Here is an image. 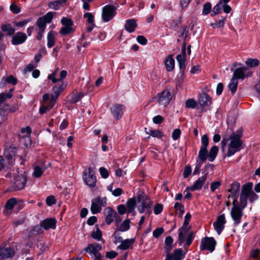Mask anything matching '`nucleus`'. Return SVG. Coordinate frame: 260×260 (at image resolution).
<instances>
[{
	"label": "nucleus",
	"instance_id": "obj_1",
	"mask_svg": "<svg viewBox=\"0 0 260 260\" xmlns=\"http://www.w3.org/2000/svg\"><path fill=\"white\" fill-rule=\"evenodd\" d=\"M226 134L221 142V149L224 151L227 148L226 155L231 157L241 149L242 134L241 132H233L230 128H227Z\"/></svg>",
	"mask_w": 260,
	"mask_h": 260
},
{
	"label": "nucleus",
	"instance_id": "obj_2",
	"mask_svg": "<svg viewBox=\"0 0 260 260\" xmlns=\"http://www.w3.org/2000/svg\"><path fill=\"white\" fill-rule=\"evenodd\" d=\"M253 183L249 182L242 186L240 195L239 206L245 208L247 204V200L251 202L257 200L258 196L252 191Z\"/></svg>",
	"mask_w": 260,
	"mask_h": 260
},
{
	"label": "nucleus",
	"instance_id": "obj_3",
	"mask_svg": "<svg viewBox=\"0 0 260 260\" xmlns=\"http://www.w3.org/2000/svg\"><path fill=\"white\" fill-rule=\"evenodd\" d=\"M55 14V12H49L45 16L38 19L36 22L37 26V28L36 29L37 40H41L42 39L46 27V24L51 22Z\"/></svg>",
	"mask_w": 260,
	"mask_h": 260
},
{
	"label": "nucleus",
	"instance_id": "obj_4",
	"mask_svg": "<svg viewBox=\"0 0 260 260\" xmlns=\"http://www.w3.org/2000/svg\"><path fill=\"white\" fill-rule=\"evenodd\" d=\"M232 205L233 207L231 209L230 214L234 221V225H237L241 221L243 210L244 208L239 206L238 202L236 199H234Z\"/></svg>",
	"mask_w": 260,
	"mask_h": 260
},
{
	"label": "nucleus",
	"instance_id": "obj_5",
	"mask_svg": "<svg viewBox=\"0 0 260 260\" xmlns=\"http://www.w3.org/2000/svg\"><path fill=\"white\" fill-rule=\"evenodd\" d=\"M152 205V202L148 197H139L137 209L139 213H142L145 212L149 215L151 213Z\"/></svg>",
	"mask_w": 260,
	"mask_h": 260
},
{
	"label": "nucleus",
	"instance_id": "obj_6",
	"mask_svg": "<svg viewBox=\"0 0 260 260\" xmlns=\"http://www.w3.org/2000/svg\"><path fill=\"white\" fill-rule=\"evenodd\" d=\"M107 205V198L97 197L92 200L91 205V212L95 214L101 211L102 207Z\"/></svg>",
	"mask_w": 260,
	"mask_h": 260
},
{
	"label": "nucleus",
	"instance_id": "obj_7",
	"mask_svg": "<svg viewBox=\"0 0 260 260\" xmlns=\"http://www.w3.org/2000/svg\"><path fill=\"white\" fill-rule=\"evenodd\" d=\"M102 248L101 244L93 243L88 245L85 249V251L88 253L92 258L96 260H101L102 256L99 251Z\"/></svg>",
	"mask_w": 260,
	"mask_h": 260
},
{
	"label": "nucleus",
	"instance_id": "obj_8",
	"mask_svg": "<svg viewBox=\"0 0 260 260\" xmlns=\"http://www.w3.org/2000/svg\"><path fill=\"white\" fill-rule=\"evenodd\" d=\"M172 98V93L168 89H165L158 93L156 97L158 103L164 107L167 106L170 103Z\"/></svg>",
	"mask_w": 260,
	"mask_h": 260
},
{
	"label": "nucleus",
	"instance_id": "obj_9",
	"mask_svg": "<svg viewBox=\"0 0 260 260\" xmlns=\"http://www.w3.org/2000/svg\"><path fill=\"white\" fill-rule=\"evenodd\" d=\"M116 14V8L112 5H106L103 8L102 18L104 22L110 21Z\"/></svg>",
	"mask_w": 260,
	"mask_h": 260
},
{
	"label": "nucleus",
	"instance_id": "obj_10",
	"mask_svg": "<svg viewBox=\"0 0 260 260\" xmlns=\"http://www.w3.org/2000/svg\"><path fill=\"white\" fill-rule=\"evenodd\" d=\"M253 72L249 68L242 67L238 68L234 71L233 77L234 78L243 80L245 78H248L252 76Z\"/></svg>",
	"mask_w": 260,
	"mask_h": 260
},
{
	"label": "nucleus",
	"instance_id": "obj_11",
	"mask_svg": "<svg viewBox=\"0 0 260 260\" xmlns=\"http://www.w3.org/2000/svg\"><path fill=\"white\" fill-rule=\"evenodd\" d=\"M216 244L215 240L212 237H205L202 239L200 245L201 250H208L210 252H213Z\"/></svg>",
	"mask_w": 260,
	"mask_h": 260
},
{
	"label": "nucleus",
	"instance_id": "obj_12",
	"mask_svg": "<svg viewBox=\"0 0 260 260\" xmlns=\"http://www.w3.org/2000/svg\"><path fill=\"white\" fill-rule=\"evenodd\" d=\"M17 148L14 145H9L6 146L4 155L10 165H12L14 163Z\"/></svg>",
	"mask_w": 260,
	"mask_h": 260
},
{
	"label": "nucleus",
	"instance_id": "obj_13",
	"mask_svg": "<svg viewBox=\"0 0 260 260\" xmlns=\"http://www.w3.org/2000/svg\"><path fill=\"white\" fill-rule=\"evenodd\" d=\"M83 179L86 184L89 186L93 187L96 184V178L93 175L90 168H88L84 171Z\"/></svg>",
	"mask_w": 260,
	"mask_h": 260
},
{
	"label": "nucleus",
	"instance_id": "obj_14",
	"mask_svg": "<svg viewBox=\"0 0 260 260\" xmlns=\"http://www.w3.org/2000/svg\"><path fill=\"white\" fill-rule=\"evenodd\" d=\"M226 222L225 215L223 214L218 216L216 221L213 222L214 230L218 235H220L223 230Z\"/></svg>",
	"mask_w": 260,
	"mask_h": 260
},
{
	"label": "nucleus",
	"instance_id": "obj_15",
	"mask_svg": "<svg viewBox=\"0 0 260 260\" xmlns=\"http://www.w3.org/2000/svg\"><path fill=\"white\" fill-rule=\"evenodd\" d=\"M27 180L25 176L22 174L14 177V182L13 185L14 190H21L25 187Z\"/></svg>",
	"mask_w": 260,
	"mask_h": 260
},
{
	"label": "nucleus",
	"instance_id": "obj_16",
	"mask_svg": "<svg viewBox=\"0 0 260 260\" xmlns=\"http://www.w3.org/2000/svg\"><path fill=\"white\" fill-rule=\"evenodd\" d=\"M22 201L17 198H11L9 199L5 206V210L4 212L6 214H10L15 205L17 204L21 203Z\"/></svg>",
	"mask_w": 260,
	"mask_h": 260
},
{
	"label": "nucleus",
	"instance_id": "obj_17",
	"mask_svg": "<svg viewBox=\"0 0 260 260\" xmlns=\"http://www.w3.org/2000/svg\"><path fill=\"white\" fill-rule=\"evenodd\" d=\"M186 48L183 46L181 49V53L176 56V59L179 63V68L181 70L183 71L186 67Z\"/></svg>",
	"mask_w": 260,
	"mask_h": 260
},
{
	"label": "nucleus",
	"instance_id": "obj_18",
	"mask_svg": "<svg viewBox=\"0 0 260 260\" xmlns=\"http://www.w3.org/2000/svg\"><path fill=\"white\" fill-rule=\"evenodd\" d=\"M110 110L114 118L118 120L122 117L124 108L122 105L115 104L111 108Z\"/></svg>",
	"mask_w": 260,
	"mask_h": 260
},
{
	"label": "nucleus",
	"instance_id": "obj_19",
	"mask_svg": "<svg viewBox=\"0 0 260 260\" xmlns=\"http://www.w3.org/2000/svg\"><path fill=\"white\" fill-rule=\"evenodd\" d=\"M207 180V174H205L200 177H199L197 180H196L193 185L189 187H187L188 189L191 191L200 190L203 184Z\"/></svg>",
	"mask_w": 260,
	"mask_h": 260
},
{
	"label": "nucleus",
	"instance_id": "obj_20",
	"mask_svg": "<svg viewBox=\"0 0 260 260\" xmlns=\"http://www.w3.org/2000/svg\"><path fill=\"white\" fill-rule=\"evenodd\" d=\"M184 257L183 250L181 249H175L172 254L167 253L165 260H182Z\"/></svg>",
	"mask_w": 260,
	"mask_h": 260
},
{
	"label": "nucleus",
	"instance_id": "obj_21",
	"mask_svg": "<svg viewBox=\"0 0 260 260\" xmlns=\"http://www.w3.org/2000/svg\"><path fill=\"white\" fill-rule=\"evenodd\" d=\"M56 220L54 218H47L40 223V226L47 230L49 229H54L56 227Z\"/></svg>",
	"mask_w": 260,
	"mask_h": 260
},
{
	"label": "nucleus",
	"instance_id": "obj_22",
	"mask_svg": "<svg viewBox=\"0 0 260 260\" xmlns=\"http://www.w3.org/2000/svg\"><path fill=\"white\" fill-rule=\"evenodd\" d=\"M105 221L107 224H111L117 216V213L110 207L106 208L105 209Z\"/></svg>",
	"mask_w": 260,
	"mask_h": 260
},
{
	"label": "nucleus",
	"instance_id": "obj_23",
	"mask_svg": "<svg viewBox=\"0 0 260 260\" xmlns=\"http://www.w3.org/2000/svg\"><path fill=\"white\" fill-rule=\"evenodd\" d=\"M135 242L134 238L125 239L121 241L120 244L117 247V249L121 250L133 249Z\"/></svg>",
	"mask_w": 260,
	"mask_h": 260
},
{
	"label": "nucleus",
	"instance_id": "obj_24",
	"mask_svg": "<svg viewBox=\"0 0 260 260\" xmlns=\"http://www.w3.org/2000/svg\"><path fill=\"white\" fill-rule=\"evenodd\" d=\"M14 253V251L10 247L1 248H0V260L12 257Z\"/></svg>",
	"mask_w": 260,
	"mask_h": 260
},
{
	"label": "nucleus",
	"instance_id": "obj_25",
	"mask_svg": "<svg viewBox=\"0 0 260 260\" xmlns=\"http://www.w3.org/2000/svg\"><path fill=\"white\" fill-rule=\"evenodd\" d=\"M27 39L26 35L22 32H18L14 35L12 39V43L13 45H19L24 43Z\"/></svg>",
	"mask_w": 260,
	"mask_h": 260
},
{
	"label": "nucleus",
	"instance_id": "obj_26",
	"mask_svg": "<svg viewBox=\"0 0 260 260\" xmlns=\"http://www.w3.org/2000/svg\"><path fill=\"white\" fill-rule=\"evenodd\" d=\"M57 74V71L53 72L51 74L49 75L48 78L50 80L52 83H56L58 82L62 81L64 78H65L67 75V72L66 70L61 71L59 74V78H56L55 76Z\"/></svg>",
	"mask_w": 260,
	"mask_h": 260
},
{
	"label": "nucleus",
	"instance_id": "obj_27",
	"mask_svg": "<svg viewBox=\"0 0 260 260\" xmlns=\"http://www.w3.org/2000/svg\"><path fill=\"white\" fill-rule=\"evenodd\" d=\"M198 102L202 108H205L211 104V98L207 94L203 93L200 95Z\"/></svg>",
	"mask_w": 260,
	"mask_h": 260
},
{
	"label": "nucleus",
	"instance_id": "obj_28",
	"mask_svg": "<svg viewBox=\"0 0 260 260\" xmlns=\"http://www.w3.org/2000/svg\"><path fill=\"white\" fill-rule=\"evenodd\" d=\"M57 35L56 31L51 30L47 34V46L48 48L52 47L55 43V38Z\"/></svg>",
	"mask_w": 260,
	"mask_h": 260
},
{
	"label": "nucleus",
	"instance_id": "obj_29",
	"mask_svg": "<svg viewBox=\"0 0 260 260\" xmlns=\"http://www.w3.org/2000/svg\"><path fill=\"white\" fill-rule=\"evenodd\" d=\"M137 26L136 21L134 19L127 20L125 24V29L128 32H133Z\"/></svg>",
	"mask_w": 260,
	"mask_h": 260
},
{
	"label": "nucleus",
	"instance_id": "obj_30",
	"mask_svg": "<svg viewBox=\"0 0 260 260\" xmlns=\"http://www.w3.org/2000/svg\"><path fill=\"white\" fill-rule=\"evenodd\" d=\"M190 228H185L182 226L181 228L179 229V236H178V240L179 241L180 245H181L185 241V237L189 231Z\"/></svg>",
	"mask_w": 260,
	"mask_h": 260
},
{
	"label": "nucleus",
	"instance_id": "obj_31",
	"mask_svg": "<svg viewBox=\"0 0 260 260\" xmlns=\"http://www.w3.org/2000/svg\"><path fill=\"white\" fill-rule=\"evenodd\" d=\"M240 187V184L238 182H234L231 186V188L228 190V191L231 193L232 197L236 198V196L239 193Z\"/></svg>",
	"mask_w": 260,
	"mask_h": 260
},
{
	"label": "nucleus",
	"instance_id": "obj_32",
	"mask_svg": "<svg viewBox=\"0 0 260 260\" xmlns=\"http://www.w3.org/2000/svg\"><path fill=\"white\" fill-rule=\"evenodd\" d=\"M165 64L166 69L168 72L173 70L175 67V60L173 58V56L172 55H170L167 57Z\"/></svg>",
	"mask_w": 260,
	"mask_h": 260
},
{
	"label": "nucleus",
	"instance_id": "obj_33",
	"mask_svg": "<svg viewBox=\"0 0 260 260\" xmlns=\"http://www.w3.org/2000/svg\"><path fill=\"white\" fill-rule=\"evenodd\" d=\"M46 167L44 164H42L41 166H36L34 167V171L32 173V175L36 178L40 177L44 171L46 169Z\"/></svg>",
	"mask_w": 260,
	"mask_h": 260
},
{
	"label": "nucleus",
	"instance_id": "obj_34",
	"mask_svg": "<svg viewBox=\"0 0 260 260\" xmlns=\"http://www.w3.org/2000/svg\"><path fill=\"white\" fill-rule=\"evenodd\" d=\"M7 83L15 85L17 83V80L12 75L9 76L8 78L3 77L1 82H0V87H4Z\"/></svg>",
	"mask_w": 260,
	"mask_h": 260
},
{
	"label": "nucleus",
	"instance_id": "obj_35",
	"mask_svg": "<svg viewBox=\"0 0 260 260\" xmlns=\"http://www.w3.org/2000/svg\"><path fill=\"white\" fill-rule=\"evenodd\" d=\"M129 223L130 220L129 219L124 220L116 228V231L122 232L128 231L130 228Z\"/></svg>",
	"mask_w": 260,
	"mask_h": 260
},
{
	"label": "nucleus",
	"instance_id": "obj_36",
	"mask_svg": "<svg viewBox=\"0 0 260 260\" xmlns=\"http://www.w3.org/2000/svg\"><path fill=\"white\" fill-rule=\"evenodd\" d=\"M218 151V148L216 146H214L210 149L209 154H208V159L209 161H213L216 157Z\"/></svg>",
	"mask_w": 260,
	"mask_h": 260
},
{
	"label": "nucleus",
	"instance_id": "obj_37",
	"mask_svg": "<svg viewBox=\"0 0 260 260\" xmlns=\"http://www.w3.org/2000/svg\"><path fill=\"white\" fill-rule=\"evenodd\" d=\"M66 86V85H63V83H62V85H60L58 86H56L53 87V90L54 91V94L51 96V98L57 100L59 94L65 88Z\"/></svg>",
	"mask_w": 260,
	"mask_h": 260
},
{
	"label": "nucleus",
	"instance_id": "obj_38",
	"mask_svg": "<svg viewBox=\"0 0 260 260\" xmlns=\"http://www.w3.org/2000/svg\"><path fill=\"white\" fill-rule=\"evenodd\" d=\"M238 84V80L232 77L229 84V88L233 94H234L237 91Z\"/></svg>",
	"mask_w": 260,
	"mask_h": 260
},
{
	"label": "nucleus",
	"instance_id": "obj_39",
	"mask_svg": "<svg viewBox=\"0 0 260 260\" xmlns=\"http://www.w3.org/2000/svg\"><path fill=\"white\" fill-rule=\"evenodd\" d=\"M198 158L202 161H205L208 158V151L207 148H201L199 151Z\"/></svg>",
	"mask_w": 260,
	"mask_h": 260
},
{
	"label": "nucleus",
	"instance_id": "obj_40",
	"mask_svg": "<svg viewBox=\"0 0 260 260\" xmlns=\"http://www.w3.org/2000/svg\"><path fill=\"white\" fill-rule=\"evenodd\" d=\"M127 212H132L134 211L136 206V200L135 198H131L126 202Z\"/></svg>",
	"mask_w": 260,
	"mask_h": 260
},
{
	"label": "nucleus",
	"instance_id": "obj_41",
	"mask_svg": "<svg viewBox=\"0 0 260 260\" xmlns=\"http://www.w3.org/2000/svg\"><path fill=\"white\" fill-rule=\"evenodd\" d=\"M73 25H63L60 29L59 32L62 35H67L74 31Z\"/></svg>",
	"mask_w": 260,
	"mask_h": 260
},
{
	"label": "nucleus",
	"instance_id": "obj_42",
	"mask_svg": "<svg viewBox=\"0 0 260 260\" xmlns=\"http://www.w3.org/2000/svg\"><path fill=\"white\" fill-rule=\"evenodd\" d=\"M2 29L3 31L7 32V34L9 36L13 35L15 31V29L12 28L10 24L3 25Z\"/></svg>",
	"mask_w": 260,
	"mask_h": 260
},
{
	"label": "nucleus",
	"instance_id": "obj_43",
	"mask_svg": "<svg viewBox=\"0 0 260 260\" xmlns=\"http://www.w3.org/2000/svg\"><path fill=\"white\" fill-rule=\"evenodd\" d=\"M174 208L176 210L179 217H181L184 212V206L178 202L174 205Z\"/></svg>",
	"mask_w": 260,
	"mask_h": 260
},
{
	"label": "nucleus",
	"instance_id": "obj_44",
	"mask_svg": "<svg viewBox=\"0 0 260 260\" xmlns=\"http://www.w3.org/2000/svg\"><path fill=\"white\" fill-rule=\"evenodd\" d=\"M173 242L172 238L168 236L165 239L166 249L167 253H169L172 249V244Z\"/></svg>",
	"mask_w": 260,
	"mask_h": 260
},
{
	"label": "nucleus",
	"instance_id": "obj_45",
	"mask_svg": "<svg viewBox=\"0 0 260 260\" xmlns=\"http://www.w3.org/2000/svg\"><path fill=\"white\" fill-rule=\"evenodd\" d=\"M92 238L96 240L97 241H100L102 239V233L101 230L99 228H96V230L93 231L91 235Z\"/></svg>",
	"mask_w": 260,
	"mask_h": 260
},
{
	"label": "nucleus",
	"instance_id": "obj_46",
	"mask_svg": "<svg viewBox=\"0 0 260 260\" xmlns=\"http://www.w3.org/2000/svg\"><path fill=\"white\" fill-rule=\"evenodd\" d=\"M245 63L248 67H255L259 65V61L256 58H249L245 61Z\"/></svg>",
	"mask_w": 260,
	"mask_h": 260
},
{
	"label": "nucleus",
	"instance_id": "obj_47",
	"mask_svg": "<svg viewBox=\"0 0 260 260\" xmlns=\"http://www.w3.org/2000/svg\"><path fill=\"white\" fill-rule=\"evenodd\" d=\"M221 20L216 21L214 23H212L211 25L212 26L213 28H220L223 27L225 24V21L226 20L225 17H221Z\"/></svg>",
	"mask_w": 260,
	"mask_h": 260
},
{
	"label": "nucleus",
	"instance_id": "obj_48",
	"mask_svg": "<svg viewBox=\"0 0 260 260\" xmlns=\"http://www.w3.org/2000/svg\"><path fill=\"white\" fill-rule=\"evenodd\" d=\"M83 18L86 20L88 23H94V15L91 13H85L83 15Z\"/></svg>",
	"mask_w": 260,
	"mask_h": 260
},
{
	"label": "nucleus",
	"instance_id": "obj_49",
	"mask_svg": "<svg viewBox=\"0 0 260 260\" xmlns=\"http://www.w3.org/2000/svg\"><path fill=\"white\" fill-rule=\"evenodd\" d=\"M83 96L84 94L81 92L74 94L72 96L71 102L72 103H76L79 101Z\"/></svg>",
	"mask_w": 260,
	"mask_h": 260
},
{
	"label": "nucleus",
	"instance_id": "obj_50",
	"mask_svg": "<svg viewBox=\"0 0 260 260\" xmlns=\"http://www.w3.org/2000/svg\"><path fill=\"white\" fill-rule=\"evenodd\" d=\"M197 105V103L195 100L192 99H190L185 102V106L187 108L193 109Z\"/></svg>",
	"mask_w": 260,
	"mask_h": 260
},
{
	"label": "nucleus",
	"instance_id": "obj_51",
	"mask_svg": "<svg viewBox=\"0 0 260 260\" xmlns=\"http://www.w3.org/2000/svg\"><path fill=\"white\" fill-rule=\"evenodd\" d=\"M12 96V93L10 92L2 93L0 94V104L4 102L7 99H9Z\"/></svg>",
	"mask_w": 260,
	"mask_h": 260
},
{
	"label": "nucleus",
	"instance_id": "obj_52",
	"mask_svg": "<svg viewBox=\"0 0 260 260\" xmlns=\"http://www.w3.org/2000/svg\"><path fill=\"white\" fill-rule=\"evenodd\" d=\"M222 8V4L221 2L218 3L213 7L212 12L214 15L219 14Z\"/></svg>",
	"mask_w": 260,
	"mask_h": 260
},
{
	"label": "nucleus",
	"instance_id": "obj_53",
	"mask_svg": "<svg viewBox=\"0 0 260 260\" xmlns=\"http://www.w3.org/2000/svg\"><path fill=\"white\" fill-rule=\"evenodd\" d=\"M147 133L153 137L157 138H160L162 135V133L158 130H149V131L147 132Z\"/></svg>",
	"mask_w": 260,
	"mask_h": 260
},
{
	"label": "nucleus",
	"instance_id": "obj_54",
	"mask_svg": "<svg viewBox=\"0 0 260 260\" xmlns=\"http://www.w3.org/2000/svg\"><path fill=\"white\" fill-rule=\"evenodd\" d=\"M7 112L0 107V124H2L7 119Z\"/></svg>",
	"mask_w": 260,
	"mask_h": 260
},
{
	"label": "nucleus",
	"instance_id": "obj_55",
	"mask_svg": "<svg viewBox=\"0 0 260 260\" xmlns=\"http://www.w3.org/2000/svg\"><path fill=\"white\" fill-rule=\"evenodd\" d=\"M211 10V4L210 3H206L203 6V14H208Z\"/></svg>",
	"mask_w": 260,
	"mask_h": 260
},
{
	"label": "nucleus",
	"instance_id": "obj_56",
	"mask_svg": "<svg viewBox=\"0 0 260 260\" xmlns=\"http://www.w3.org/2000/svg\"><path fill=\"white\" fill-rule=\"evenodd\" d=\"M163 210V205L161 204H156L154 207V213L155 215L160 214Z\"/></svg>",
	"mask_w": 260,
	"mask_h": 260
},
{
	"label": "nucleus",
	"instance_id": "obj_57",
	"mask_svg": "<svg viewBox=\"0 0 260 260\" xmlns=\"http://www.w3.org/2000/svg\"><path fill=\"white\" fill-rule=\"evenodd\" d=\"M202 146L201 148H207L209 144V140L207 135H204L202 136L201 139Z\"/></svg>",
	"mask_w": 260,
	"mask_h": 260
},
{
	"label": "nucleus",
	"instance_id": "obj_58",
	"mask_svg": "<svg viewBox=\"0 0 260 260\" xmlns=\"http://www.w3.org/2000/svg\"><path fill=\"white\" fill-rule=\"evenodd\" d=\"M191 217V215L189 213H187L186 215L185 216L184 218V221L183 224L182 225L183 227L185 228H190V226L188 225L189 221H190Z\"/></svg>",
	"mask_w": 260,
	"mask_h": 260
},
{
	"label": "nucleus",
	"instance_id": "obj_59",
	"mask_svg": "<svg viewBox=\"0 0 260 260\" xmlns=\"http://www.w3.org/2000/svg\"><path fill=\"white\" fill-rule=\"evenodd\" d=\"M181 133V132L179 128L175 129L173 131L172 134V139L174 140H177L180 137Z\"/></svg>",
	"mask_w": 260,
	"mask_h": 260
},
{
	"label": "nucleus",
	"instance_id": "obj_60",
	"mask_svg": "<svg viewBox=\"0 0 260 260\" xmlns=\"http://www.w3.org/2000/svg\"><path fill=\"white\" fill-rule=\"evenodd\" d=\"M48 7L51 9L54 10H57L60 8V5L58 4L57 1L54 2H50L48 4Z\"/></svg>",
	"mask_w": 260,
	"mask_h": 260
},
{
	"label": "nucleus",
	"instance_id": "obj_61",
	"mask_svg": "<svg viewBox=\"0 0 260 260\" xmlns=\"http://www.w3.org/2000/svg\"><path fill=\"white\" fill-rule=\"evenodd\" d=\"M31 129L29 126H26L21 129V133L23 134V137H27L31 133Z\"/></svg>",
	"mask_w": 260,
	"mask_h": 260
},
{
	"label": "nucleus",
	"instance_id": "obj_62",
	"mask_svg": "<svg viewBox=\"0 0 260 260\" xmlns=\"http://www.w3.org/2000/svg\"><path fill=\"white\" fill-rule=\"evenodd\" d=\"M221 185L220 181H214L211 183L210 189L212 192H214Z\"/></svg>",
	"mask_w": 260,
	"mask_h": 260
},
{
	"label": "nucleus",
	"instance_id": "obj_63",
	"mask_svg": "<svg viewBox=\"0 0 260 260\" xmlns=\"http://www.w3.org/2000/svg\"><path fill=\"white\" fill-rule=\"evenodd\" d=\"M99 171L101 176L104 178H107L109 176L108 171L104 167H101Z\"/></svg>",
	"mask_w": 260,
	"mask_h": 260
},
{
	"label": "nucleus",
	"instance_id": "obj_64",
	"mask_svg": "<svg viewBox=\"0 0 260 260\" xmlns=\"http://www.w3.org/2000/svg\"><path fill=\"white\" fill-rule=\"evenodd\" d=\"M164 232V229L162 228H157L154 230L153 232V236L155 238L159 237Z\"/></svg>",
	"mask_w": 260,
	"mask_h": 260
}]
</instances>
